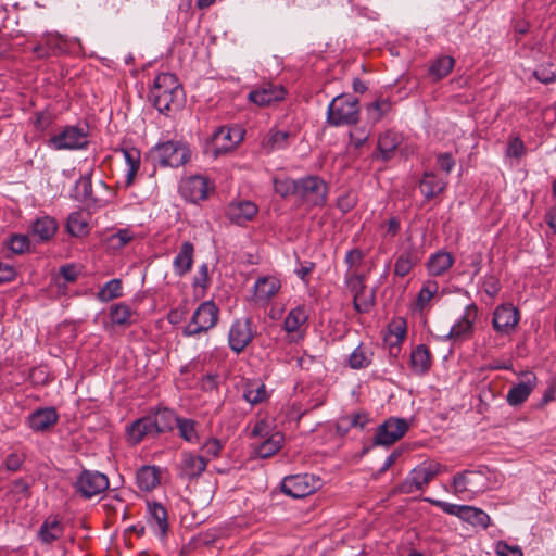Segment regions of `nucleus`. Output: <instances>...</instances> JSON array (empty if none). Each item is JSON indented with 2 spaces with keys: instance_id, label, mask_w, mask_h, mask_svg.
I'll return each instance as SVG.
<instances>
[{
  "instance_id": "nucleus-39",
  "label": "nucleus",
  "mask_w": 556,
  "mask_h": 556,
  "mask_svg": "<svg viewBox=\"0 0 556 556\" xmlns=\"http://www.w3.org/2000/svg\"><path fill=\"white\" fill-rule=\"evenodd\" d=\"M438 281L433 279L425 280L416 299V308L420 312L424 311L429 305L430 301L438 294Z\"/></svg>"
},
{
  "instance_id": "nucleus-34",
  "label": "nucleus",
  "mask_w": 556,
  "mask_h": 556,
  "mask_svg": "<svg viewBox=\"0 0 556 556\" xmlns=\"http://www.w3.org/2000/svg\"><path fill=\"white\" fill-rule=\"evenodd\" d=\"M136 482L140 490L152 491L160 483V469L156 466H142L137 471Z\"/></svg>"
},
{
  "instance_id": "nucleus-51",
  "label": "nucleus",
  "mask_w": 556,
  "mask_h": 556,
  "mask_svg": "<svg viewBox=\"0 0 556 556\" xmlns=\"http://www.w3.org/2000/svg\"><path fill=\"white\" fill-rule=\"evenodd\" d=\"M370 136V129L366 125L356 126L350 130V143L355 149H361L368 140Z\"/></svg>"
},
{
  "instance_id": "nucleus-16",
  "label": "nucleus",
  "mask_w": 556,
  "mask_h": 556,
  "mask_svg": "<svg viewBox=\"0 0 556 556\" xmlns=\"http://www.w3.org/2000/svg\"><path fill=\"white\" fill-rule=\"evenodd\" d=\"M208 459L191 452H182L178 475L184 480L198 479L206 469Z\"/></svg>"
},
{
  "instance_id": "nucleus-37",
  "label": "nucleus",
  "mask_w": 556,
  "mask_h": 556,
  "mask_svg": "<svg viewBox=\"0 0 556 556\" xmlns=\"http://www.w3.org/2000/svg\"><path fill=\"white\" fill-rule=\"evenodd\" d=\"M62 534L63 526L56 517L46 519L39 529V539L45 544H51L60 539Z\"/></svg>"
},
{
  "instance_id": "nucleus-63",
  "label": "nucleus",
  "mask_w": 556,
  "mask_h": 556,
  "mask_svg": "<svg viewBox=\"0 0 556 556\" xmlns=\"http://www.w3.org/2000/svg\"><path fill=\"white\" fill-rule=\"evenodd\" d=\"M437 163L448 175L455 166V159L451 153L444 152L437 155Z\"/></svg>"
},
{
  "instance_id": "nucleus-18",
  "label": "nucleus",
  "mask_w": 556,
  "mask_h": 556,
  "mask_svg": "<svg viewBox=\"0 0 556 556\" xmlns=\"http://www.w3.org/2000/svg\"><path fill=\"white\" fill-rule=\"evenodd\" d=\"M252 339L253 332L251 329V320L249 318L237 319L232 323L228 334V343L233 352H242Z\"/></svg>"
},
{
  "instance_id": "nucleus-20",
  "label": "nucleus",
  "mask_w": 556,
  "mask_h": 556,
  "mask_svg": "<svg viewBox=\"0 0 556 556\" xmlns=\"http://www.w3.org/2000/svg\"><path fill=\"white\" fill-rule=\"evenodd\" d=\"M278 293V286L275 278L262 277L254 285L253 303L265 309L274 303Z\"/></svg>"
},
{
  "instance_id": "nucleus-42",
  "label": "nucleus",
  "mask_w": 556,
  "mask_h": 556,
  "mask_svg": "<svg viewBox=\"0 0 556 556\" xmlns=\"http://www.w3.org/2000/svg\"><path fill=\"white\" fill-rule=\"evenodd\" d=\"M126 164L128 165L126 174V185L132 184L135 176L140 167V151L136 148L122 150Z\"/></svg>"
},
{
  "instance_id": "nucleus-21",
  "label": "nucleus",
  "mask_w": 556,
  "mask_h": 556,
  "mask_svg": "<svg viewBox=\"0 0 556 556\" xmlns=\"http://www.w3.org/2000/svg\"><path fill=\"white\" fill-rule=\"evenodd\" d=\"M67 49L66 40L59 34H47L42 37L34 48V53L38 58L45 59L51 55H58L65 52Z\"/></svg>"
},
{
  "instance_id": "nucleus-24",
  "label": "nucleus",
  "mask_w": 556,
  "mask_h": 556,
  "mask_svg": "<svg viewBox=\"0 0 556 556\" xmlns=\"http://www.w3.org/2000/svg\"><path fill=\"white\" fill-rule=\"evenodd\" d=\"M257 213V206L251 201H232L227 207V217L231 223L243 225L251 220Z\"/></svg>"
},
{
  "instance_id": "nucleus-53",
  "label": "nucleus",
  "mask_w": 556,
  "mask_h": 556,
  "mask_svg": "<svg viewBox=\"0 0 556 556\" xmlns=\"http://www.w3.org/2000/svg\"><path fill=\"white\" fill-rule=\"evenodd\" d=\"M134 238L129 229H121L108 238V243L111 249L119 250L128 244Z\"/></svg>"
},
{
  "instance_id": "nucleus-43",
  "label": "nucleus",
  "mask_w": 556,
  "mask_h": 556,
  "mask_svg": "<svg viewBox=\"0 0 556 556\" xmlns=\"http://www.w3.org/2000/svg\"><path fill=\"white\" fill-rule=\"evenodd\" d=\"M179 437L188 443H198L199 435L197 431V422L189 418H179L176 422Z\"/></svg>"
},
{
  "instance_id": "nucleus-38",
  "label": "nucleus",
  "mask_w": 556,
  "mask_h": 556,
  "mask_svg": "<svg viewBox=\"0 0 556 556\" xmlns=\"http://www.w3.org/2000/svg\"><path fill=\"white\" fill-rule=\"evenodd\" d=\"M454 65V58L450 55H440L431 62L429 66V75L433 79L440 80L452 72Z\"/></svg>"
},
{
  "instance_id": "nucleus-14",
  "label": "nucleus",
  "mask_w": 556,
  "mask_h": 556,
  "mask_svg": "<svg viewBox=\"0 0 556 556\" xmlns=\"http://www.w3.org/2000/svg\"><path fill=\"white\" fill-rule=\"evenodd\" d=\"M538 384L534 372L526 371L520 375V380L515 383L506 394L508 405L516 407L525 403Z\"/></svg>"
},
{
  "instance_id": "nucleus-2",
  "label": "nucleus",
  "mask_w": 556,
  "mask_h": 556,
  "mask_svg": "<svg viewBox=\"0 0 556 556\" xmlns=\"http://www.w3.org/2000/svg\"><path fill=\"white\" fill-rule=\"evenodd\" d=\"M182 93L177 77L170 73L159 74L150 90V101L161 113L170 111L172 105H178L176 102Z\"/></svg>"
},
{
  "instance_id": "nucleus-59",
  "label": "nucleus",
  "mask_w": 556,
  "mask_h": 556,
  "mask_svg": "<svg viewBox=\"0 0 556 556\" xmlns=\"http://www.w3.org/2000/svg\"><path fill=\"white\" fill-rule=\"evenodd\" d=\"M525 144L522 140L518 137L510 138L507 148H506V156L513 159H519L525 153Z\"/></svg>"
},
{
  "instance_id": "nucleus-58",
  "label": "nucleus",
  "mask_w": 556,
  "mask_h": 556,
  "mask_svg": "<svg viewBox=\"0 0 556 556\" xmlns=\"http://www.w3.org/2000/svg\"><path fill=\"white\" fill-rule=\"evenodd\" d=\"M482 288L490 298H495L501 291L500 279L493 274H486L482 279Z\"/></svg>"
},
{
  "instance_id": "nucleus-4",
  "label": "nucleus",
  "mask_w": 556,
  "mask_h": 556,
  "mask_svg": "<svg viewBox=\"0 0 556 556\" xmlns=\"http://www.w3.org/2000/svg\"><path fill=\"white\" fill-rule=\"evenodd\" d=\"M424 501L435 507H439L443 513L455 516L462 521L467 522L473 527H481L482 529H486L490 525V516L481 508L470 505L453 504L432 497H425Z\"/></svg>"
},
{
  "instance_id": "nucleus-31",
  "label": "nucleus",
  "mask_w": 556,
  "mask_h": 556,
  "mask_svg": "<svg viewBox=\"0 0 556 556\" xmlns=\"http://www.w3.org/2000/svg\"><path fill=\"white\" fill-rule=\"evenodd\" d=\"M149 522L160 536H165L168 531L167 511L160 503H147Z\"/></svg>"
},
{
  "instance_id": "nucleus-40",
  "label": "nucleus",
  "mask_w": 556,
  "mask_h": 556,
  "mask_svg": "<svg viewBox=\"0 0 556 556\" xmlns=\"http://www.w3.org/2000/svg\"><path fill=\"white\" fill-rule=\"evenodd\" d=\"M243 399L250 404H258L267 396L266 387L260 381H247L242 389Z\"/></svg>"
},
{
  "instance_id": "nucleus-3",
  "label": "nucleus",
  "mask_w": 556,
  "mask_h": 556,
  "mask_svg": "<svg viewBox=\"0 0 556 556\" xmlns=\"http://www.w3.org/2000/svg\"><path fill=\"white\" fill-rule=\"evenodd\" d=\"M359 119V101L351 94L334 97L328 105L326 122L333 127L351 126Z\"/></svg>"
},
{
  "instance_id": "nucleus-33",
  "label": "nucleus",
  "mask_w": 556,
  "mask_h": 556,
  "mask_svg": "<svg viewBox=\"0 0 556 556\" xmlns=\"http://www.w3.org/2000/svg\"><path fill=\"white\" fill-rule=\"evenodd\" d=\"M127 434L129 441H131L134 444L139 443L146 435H156V433H154L152 419L149 415L135 420L127 428Z\"/></svg>"
},
{
  "instance_id": "nucleus-30",
  "label": "nucleus",
  "mask_w": 556,
  "mask_h": 556,
  "mask_svg": "<svg viewBox=\"0 0 556 556\" xmlns=\"http://www.w3.org/2000/svg\"><path fill=\"white\" fill-rule=\"evenodd\" d=\"M58 421V413L53 407L37 409L28 417V426L34 431H45Z\"/></svg>"
},
{
  "instance_id": "nucleus-12",
  "label": "nucleus",
  "mask_w": 556,
  "mask_h": 556,
  "mask_svg": "<svg viewBox=\"0 0 556 556\" xmlns=\"http://www.w3.org/2000/svg\"><path fill=\"white\" fill-rule=\"evenodd\" d=\"M407 430L408 422L404 418L391 417L377 428L374 444L389 446L400 440Z\"/></svg>"
},
{
  "instance_id": "nucleus-49",
  "label": "nucleus",
  "mask_w": 556,
  "mask_h": 556,
  "mask_svg": "<svg viewBox=\"0 0 556 556\" xmlns=\"http://www.w3.org/2000/svg\"><path fill=\"white\" fill-rule=\"evenodd\" d=\"M122 295V281L112 279L99 291L98 298L102 302H109Z\"/></svg>"
},
{
  "instance_id": "nucleus-47",
  "label": "nucleus",
  "mask_w": 556,
  "mask_h": 556,
  "mask_svg": "<svg viewBox=\"0 0 556 556\" xmlns=\"http://www.w3.org/2000/svg\"><path fill=\"white\" fill-rule=\"evenodd\" d=\"M392 104L388 99H380L371 103L368 109V118L371 123H378L391 110Z\"/></svg>"
},
{
  "instance_id": "nucleus-9",
  "label": "nucleus",
  "mask_w": 556,
  "mask_h": 556,
  "mask_svg": "<svg viewBox=\"0 0 556 556\" xmlns=\"http://www.w3.org/2000/svg\"><path fill=\"white\" fill-rule=\"evenodd\" d=\"M321 486V481L315 475H293L285 477L280 482V492L292 498L311 495Z\"/></svg>"
},
{
  "instance_id": "nucleus-6",
  "label": "nucleus",
  "mask_w": 556,
  "mask_h": 556,
  "mask_svg": "<svg viewBox=\"0 0 556 556\" xmlns=\"http://www.w3.org/2000/svg\"><path fill=\"white\" fill-rule=\"evenodd\" d=\"M218 316L219 308L213 301L201 303L193 312L190 321L184 327L182 334L185 337H194L207 332L216 326Z\"/></svg>"
},
{
  "instance_id": "nucleus-29",
  "label": "nucleus",
  "mask_w": 556,
  "mask_h": 556,
  "mask_svg": "<svg viewBox=\"0 0 556 556\" xmlns=\"http://www.w3.org/2000/svg\"><path fill=\"white\" fill-rule=\"evenodd\" d=\"M453 264V255L450 252L441 250L430 255L426 267L430 276L438 277L445 274Z\"/></svg>"
},
{
  "instance_id": "nucleus-46",
  "label": "nucleus",
  "mask_w": 556,
  "mask_h": 556,
  "mask_svg": "<svg viewBox=\"0 0 556 556\" xmlns=\"http://www.w3.org/2000/svg\"><path fill=\"white\" fill-rule=\"evenodd\" d=\"M375 289L368 292L365 289L363 293L353 296L354 309L358 313H368L375 304Z\"/></svg>"
},
{
  "instance_id": "nucleus-17",
  "label": "nucleus",
  "mask_w": 556,
  "mask_h": 556,
  "mask_svg": "<svg viewBox=\"0 0 556 556\" xmlns=\"http://www.w3.org/2000/svg\"><path fill=\"white\" fill-rule=\"evenodd\" d=\"M244 131L238 126H220L212 135V141L217 152H226L237 147L243 140Z\"/></svg>"
},
{
  "instance_id": "nucleus-55",
  "label": "nucleus",
  "mask_w": 556,
  "mask_h": 556,
  "mask_svg": "<svg viewBox=\"0 0 556 556\" xmlns=\"http://www.w3.org/2000/svg\"><path fill=\"white\" fill-rule=\"evenodd\" d=\"M370 357L363 350L362 345H358L349 357V365L353 369H362L370 364Z\"/></svg>"
},
{
  "instance_id": "nucleus-61",
  "label": "nucleus",
  "mask_w": 556,
  "mask_h": 556,
  "mask_svg": "<svg viewBox=\"0 0 556 556\" xmlns=\"http://www.w3.org/2000/svg\"><path fill=\"white\" fill-rule=\"evenodd\" d=\"M194 288H202L203 290L207 289L210 285V275H208V265L206 263L202 264L199 267L197 275L193 278L192 282Z\"/></svg>"
},
{
  "instance_id": "nucleus-26",
  "label": "nucleus",
  "mask_w": 556,
  "mask_h": 556,
  "mask_svg": "<svg viewBox=\"0 0 556 556\" xmlns=\"http://www.w3.org/2000/svg\"><path fill=\"white\" fill-rule=\"evenodd\" d=\"M446 186L447 181L432 170L425 172L419 181L420 192L427 201L443 192Z\"/></svg>"
},
{
  "instance_id": "nucleus-50",
  "label": "nucleus",
  "mask_w": 556,
  "mask_h": 556,
  "mask_svg": "<svg viewBox=\"0 0 556 556\" xmlns=\"http://www.w3.org/2000/svg\"><path fill=\"white\" fill-rule=\"evenodd\" d=\"M249 99L257 105L263 106L276 101L278 99V94L271 87L263 88L251 91L249 93Z\"/></svg>"
},
{
  "instance_id": "nucleus-11",
  "label": "nucleus",
  "mask_w": 556,
  "mask_h": 556,
  "mask_svg": "<svg viewBox=\"0 0 556 556\" xmlns=\"http://www.w3.org/2000/svg\"><path fill=\"white\" fill-rule=\"evenodd\" d=\"M48 146L54 150L85 149L88 146V131L85 127L66 126L48 140Z\"/></svg>"
},
{
  "instance_id": "nucleus-7",
  "label": "nucleus",
  "mask_w": 556,
  "mask_h": 556,
  "mask_svg": "<svg viewBox=\"0 0 556 556\" xmlns=\"http://www.w3.org/2000/svg\"><path fill=\"white\" fill-rule=\"evenodd\" d=\"M444 469L445 467L438 462H424L419 464L405 478L402 491L404 493H414L424 490Z\"/></svg>"
},
{
  "instance_id": "nucleus-13",
  "label": "nucleus",
  "mask_w": 556,
  "mask_h": 556,
  "mask_svg": "<svg viewBox=\"0 0 556 556\" xmlns=\"http://www.w3.org/2000/svg\"><path fill=\"white\" fill-rule=\"evenodd\" d=\"M520 320L518 308L511 304H500L493 312L492 325L500 334H509Z\"/></svg>"
},
{
  "instance_id": "nucleus-56",
  "label": "nucleus",
  "mask_w": 556,
  "mask_h": 556,
  "mask_svg": "<svg viewBox=\"0 0 556 556\" xmlns=\"http://www.w3.org/2000/svg\"><path fill=\"white\" fill-rule=\"evenodd\" d=\"M8 248L15 254H22L29 250L30 242L27 236L13 235L10 237Z\"/></svg>"
},
{
  "instance_id": "nucleus-19",
  "label": "nucleus",
  "mask_w": 556,
  "mask_h": 556,
  "mask_svg": "<svg viewBox=\"0 0 556 556\" xmlns=\"http://www.w3.org/2000/svg\"><path fill=\"white\" fill-rule=\"evenodd\" d=\"M252 435L260 438L263 441L255 442L252 444L253 454L260 458H267L275 455L278 452V441L274 440V435H268V427L266 422L258 421L255 424Z\"/></svg>"
},
{
  "instance_id": "nucleus-54",
  "label": "nucleus",
  "mask_w": 556,
  "mask_h": 556,
  "mask_svg": "<svg viewBox=\"0 0 556 556\" xmlns=\"http://www.w3.org/2000/svg\"><path fill=\"white\" fill-rule=\"evenodd\" d=\"M225 443L214 437L208 438L201 446L205 457L217 458L224 450Z\"/></svg>"
},
{
  "instance_id": "nucleus-62",
  "label": "nucleus",
  "mask_w": 556,
  "mask_h": 556,
  "mask_svg": "<svg viewBox=\"0 0 556 556\" xmlns=\"http://www.w3.org/2000/svg\"><path fill=\"white\" fill-rule=\"evenodd\" d=\"M79 270L74 264L63 265L59 270V278H62L65 282H75L78 278Z\"/></svg>"
},
{
  "instance_id": "nucleus-10",
  "label": "nucleus",
  "mask_w": 556,
  "mask_h": 556,
  "mask_svg": "<svg viewBox=\"0 0 556 556\" xmlns=\"http://www.w3.org/2000/svg\"><path fill=\"white\" fill-rule=\"evenodd\" d=\"M73 486L75 493L89 500L109 488V478L100 471L84 469L76 478Z\"/></svg>"
},
{
  "instance_id": "nucleus-60",
  "label": "nucleus",
  "mask_w": 556,
  "mask_h": 556,
  "mask_svg": "<svg viewBox=\"0 0 556 556\" xmlns=\"http://www.w3.org/2000/svg\"><path fill=\"white\" fill-rule=\"evenodd\" d=\"M495 553L498 556H522L523 553L518 545H510L505 541H498L495 544Z\"/></svg>"
},
{
  "instance_id": "nucleus-45",
  "label": "nucleus",
  "mask_w": 556,
  "mask_h": 556,
  "mask_svg": "<svg viewBox=\"0 0 556 556\" xmlns=\"http://www.w3.org/2000/svg\"><path fill=\"white\" fill-rule=\"evenodd\" d=\"M66 228L72 236L81 237L88 232V223L81 213L74 212L67 218Z\"/></svg>"
},
{
  "instance_id": "nucleus-52",
  "label": "nucleus",
  "mask_w": 556,
  "mask_h": 556,
  "mask_svg": "<svg viewBox=\"0 0 556 556\" xmlns=\"http://www.w3.org/2000/svg\"><path fill=\"white\" fill-rule=\"evenodd\" d=\"M533 76L543 84L556 81V65L553 63L542 64L534 72Z\"/></svg>"
},
{
  "instance_id": "nucleus-22",
  "label": "nucleus",
  "mask_w": 556,
  "mask_h": 556,
  "mask_svg": "<svg viewBox=\"0 0 556 556\" xmlns=\"http://www.w3.org/2000/svg\"><path fill=\"white\" fill-rule=\"evenodd\" d=\"M477 318V307L475 304L467 305L459 319L451 327L447 338L464 339L468 337L473 329V323Z\"/></svg>"
},
{
  "instance_id": "nucleus-25",
  "label": "nucleus",
  "mask_w": 556,
  "mask_h": 556,
  "mask_svg": "<svg viewBox=\"0 0 556 556\" xmlns=\"http://www.w3.org/2000/svg\"><path fill=\"white\" fill-rule=\"evenodd\" d=\"M432 365V357L425 344H418L410 352L409 366L414 375L422 377L427 375Z\"/></svg>"
},
{
  "instance_id": "nucleus-57",
  "label": "nucleus",
  "mask_w": 556,
  "mask_h": 556,
  "mask_svg": "<svg viewBox=\"0 0 556 556\" xmlns=\"http://www.w3.org/2000/svg\"><path fill=\"white\" fill-rule=\"evenodd\" d=\"M344 282L349 290L352 292L353 296L358 293H363V291L366 289L364 277L356 273H346Z\"/></svg>"
},
{
  "instance_id": "nucleus-64",
  "label": "nucleus",
  "mask_w": 556,
  "mask_h": 556,
  "mask_svg": "<svg viewBox=\"0 0 556 556\" xmlns=\"http://www.w3.org/2000/svg\"><path fill=\"white\" fill-rule=\"evenodd\" d=\"M350 425L353 428L364 429V427L369 422V415L365 412H357L353 415H349Z\"/></svg>"
},
{
  "instance_id": "nucleus-41",
  "label": "nucleus",
  "mask_w": 556,
  "mask_h": 556,
  "mask_svg": "<svg viewBox=\"0 0 556 556\" xmlns=\"http://www.w3.org/2000/svg\"><path fill=\"white\" fill-rule=\"evenodd\" d=\"M400 140L392 131H386L378 139V151L382 160L388 161L393 156Z\"/></svg>"
},
{
  "instance_id": "nucleus-32",
  "label": "nucleus",
  "mask_w": 556,
  "mask_h": 556,
  "mask_svg": "<svg viewBox=\"0 0 556 556\" xmlns=\"http://www.w3.org/2000/svg\"><path fill=\"white\" fill-rule=\"evenodd\" d=\"M30 229L33 237L37 238L38 241L45 242L55 235L58 224L54 218L42 216L33 222Z\"/></svg>"
},
{
  "instance_id": "nucleus-28",
  "label": "nucleus",
  "mask_w": 556,
  "mask_h": 556,
  "mask_svg": "<svg viewBox=\"0 0 556 556\" xmlns=\"http://www.w3.org/2000/svg\"><path fill=\"white\" fill-rule=\"evenodd\" d=\"M194 245L190 241L181 243L180 249L173 261L174 271L182 277L188 274L193 265Z\"/></svg>"
},
{
  "instance_id": "nucleus-15",
  "label": "nucleus",
  "mask_w": 556,
  "mask_h": 556,
  "mask_svg": "<svg viewBox=\"0 0 556 556\" xmlns=\"http://www.w3.org/2000/svg\"><path fill=\"white\" fill-rule=\"evenodd\" d=\"M308 315L304 306L299 305L292 308L283 321V330L290 342H299L303 339L305 332V324Z\"/></svg>"
},
{
  "instance_id": "nucleus-1",
  "label": "nucleus",
  "mask_w": 556,
  "mask_h": 556,
  "mask_svg": "<svg viewBox=\"0 0 556 556\" xmlns=\"http://www.w3.org/2000/svg\"><path fill=\"white\" fill-rule=\"evenodd\" d=\"M290 188L307 206H323L326 203L328 187L318 176H306L299 180H280V194Z\"/></svg>"
},
{
  "instance_id": "nucleus-5",
  "label": "nucleus",
  "mask_w": 556,
  "mask_h": 556,
  "mask_svg": "<svg viewBox=\"0 0 556 556\" xmlns=\"http://www.w3.org/2000/svg\"><path fill=\"white\" fill-rule=\"evenodd\" d=\"M451 492L462 500H472L486 488V478L479 470H464L452 478Z\"/></svg>"
},
{
  "instance_id": "nucleus-48",
  "label": "nucleus",
  "mask_w": 556,
  "mask_h": 556,
  "mask_svg": "<svg viewBox=\"0 0 556 556\" xmlns=\"http://www.w3.org/2000/svg\"><path fill=\"white\" fill-rule=\"evenodd\" d=\"M92 195L91 175L81 176L75 184L74 197L78 201H88Z\"/></svg>"
},
{
  "instance_id": "nucleus-36",
  "label": "nucleus",
  "mask_w": 556,
  "mask_h": 556,
  "mask_svg": "<svg viewBox=\"0 0 556 556\" xmlns=\"http://www.w3.org/2000/svg\"><path fill=\"white\" fill-rule=\"evenodd\" d=\"M136 313L125 303L113 304L110 308V319L113 325L129 326L136 321Z\"/></svg>"
},
{
  "instance_id": "nucleus-27",
  "label": "nucleus",
  "mask_w": 556,
  "mask_h": 556,
  "mask_svg": "<svg viewBox=\"0 0 556 556\" xmlns=\"http://www.w3.org/2000/svg\"><path fill=\"white\" fill-rule=\"evenodd\" d=\"M420 262L418 249L410 244L406 247L396 257L394 264V274L399 277H405Z\"/></svg>"
},
{
  "instance_id": "nucleus-23",
  "label": "nucleus",
  "mask_w": 556,
  "mask_h": 556,
  "mask_svg": "<svg viewBox=\"0 0 556 556\" xmlns=\"http://www.w3.org/2000/svg\"><path fill=\"white\" fill-rule=\"evenodd\" d=\"M181 194L190 202H198L206 199L208 192V182L202 176L189 177L180 186Z\"/></svg>"
},
{
  "instance_id": "nucleus-8",
  "label": "nucleus",
  "mask_w": 556,
  "mask_h": 556,
  "mask_svg": "<svg viewBox=\"0 0 556 556\" xmlns=\"http://www.w3.org/2000/svg\"><path fill=\"white\" fill-rule=\"evenodd\" d=\"M152 157L161 167H179L188 161L189 150L179 141H167L153 149Z\"/></svg>"
},
{
  "instance_id": "nucleus-35",
  "label": "nucleus",
  "mask_w": 556,
  "mask_h": 556,
  "mask_svg": "<svg viewBox=\"0 0 556 556\" xmlns=\"http://www.w3.org/2000/svg\"><path fill=\"white\" fill-rule=\"evenodd\" d=\"M152 419L154 433H164L173 430L176 426L178 417L168 408L159 409L154 415H149Z\"/></svg>"
},
{
  "instance_id": "nucleus-44",
  "label": "nucleus",
  "mask_w": 556,
  "mask_h": 556,
  "mask_svg": "<svg viewBox=\"0 0 556 556\" xmlns=\"http://www.w3.org/2000/svg\"><path fill=\"white\" fill-rule=\"evenodd\" d=\"M316 264L312 261H301L298 256L295 257L293 273L301 280L305 288L311 285V275L314 271Z\"/></svg>"
}]
</instances>
